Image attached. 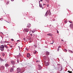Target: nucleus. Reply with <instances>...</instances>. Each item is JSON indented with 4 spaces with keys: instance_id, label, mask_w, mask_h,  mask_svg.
<instances>
[{
    "instance_id": "9d476101",
    "label": "nucleus",
    "mask_w": 73,
    "mask_h": 73,
    "mask_svg": "<svg viewBox=\"0 0 73 73\" xmlns=\"http://www.w3.org/2000/svg\"><path fill=\"white\" fill-rule=\"evenodd\" d=\"M47 35L48 36H52V34L50 33L48 34H47Z\"/></svg>"
},
{
    "instance_id": "2f4dec72",
    "label": "nucleus",
    "mask_w": 73,
    "mask_h": 73,
    "mask_svg": "<svg viewBox=\"0 0 73 73\" xmlns=\"http://www.w3.org/2000/svg\"><path fill=\"white\" fill-rule=\"evenodd\" d=\"M61 48V46H59L58 47V48L59 49V48Z\"/></svg>"
},
{
    "instance_id": "4468645a",
    "label": "nucleus",
    "mask_w": 73,
    "mask_h": 73,
    "mask_svg": "<svg viewBox=\"0 0 73 73\" xmlns=\"http://www.w3.org/2000/svg\"><path fill=\"white\" fill-rule=\"evenodd\" d=\"M37 53V51L36 50H34L33 52L34 54H36V53Z\"/></svg>"
},
{
    "instance_id": "7c9ffc66",
    "label": "nucleus",
    "mask_w": 73,
    "mask_h": 73,
    "mask_svg": "<svg viewBox=\"0 0 73 73\" xmlns=\"http://www.w3.org/2000/svg\"><path fill=\"white\" fill-rule=\"evenodd\" d=\"M26 50H28V49L27 48H26Z\"/></svg>"
},
{
    "instance_id": "4be33fe9",
    "label": "nucleus",
    "mask_w": 73,
    "mask_h": 73,
    "mask_svg": "<svg viewBox=\"0 0 73 73\" xmlns=\"http://www.w3.org/2000/svg\"><path fill=\"white\" fill-rule=\"evenodd\" d=\"M36 62H40V61H39V60H36Z\"/></svg>"
},
{
    "instance_id": "5701e85b",
    "label": "nucleus",
    "mask_w": 73,
    "mask_h": 73,
    "mask_svg": "<svg viewBox=\"0 0 73 73\" xmlns=\"http://www.w3.org/2000/svg\"><path fill=\"white\" fill-rule=\"evenodd\" d=\"M64 22L65 23H67V21L66 20Z\"/></svg>"
},
{
    "instance_id": "aec40b11",
    "label": "nucleus",
    "mask_w": 73,
    "mask_h": 73,
    "mask_svg": "<svg viewBox=\"0 0 73 73\" xmlns=\"http://www.w3.org/2000/svg\"><path fill=\"white\" fill-rule=\"evenodd\" d=\"M2 56H3L4 57V56H5V54L4 53H3L2 54Z\"/></svg>"
},
{
    "instance_id": "c85d7f7f",
    "label": "nucleus",
    "mask_w": 73,
    "mask_h": 73,
    "mask_svg": "<svg viewBox=\"0 0 73 73\" xmlns=\"http://www.w3.org/2000/svg\"><path fill=\"white\" fill-rule=\"evenodd\" d=\"M57 33H59V32H58V30H57Z\"/></svg>"
},
{
    "instance_id": "8fccbe9b",
    "label": "nucleus",
    "mask_w": 73,
    "mask_h": 73,
    "mask_svg": "<svg viewBox=\"0 0 73 73\" xmlns=\"http://www.w3.org/2000/svg\"><path fill=\"white\" fill-rule=\"evenodd\" d=\"M31 42V41H30V42Z\"/></svg>"
},
{
    "instance_id": "0eeeda50",
    "label": "nucleus",
    "mask_w": 73,
    "mask_h": 73,
    "mask_svg": "<svg viewBox=\"0 0 73 73\" xmlns=\"http://www.w3.org/2000/svg\"><path fill=\"white\" fill-rule=\"evenodd\" d=\"M70 28H73V24H71L70 25Z\"/></svg>"
},
{
    "instance_id": "2eb2a0df",
    "label": "nucleus",
    "mask_w": 73,
    "mask_h": 73,
    "mask_svg": "<svg viewBox=\"0 0 73 73\" xmlns=\"http://www.w3.org/2000/svg\"><path fill=\"white\" fill-rule=\"evenodd\" d=\"M39 7H40V8H42V4H39Z\"/></svg>"
},
{
    "instance_id": "b1692460",
    "label": "nucleus",
    "mask_w": 73,
    "mask_h": 73,
    "mask_svg": "<svg viewBox=\"0 0 73 73\" xmlns=\"http://www.w3.org/2000/svg\"><path fill=\"white\" fill-rule=\"evenodd\" d=\"M46 1H47L48 3H49V0H46Z\"/></svg>"
},
{
    "instance_id": "f03ea898",
    "label": "nucleus",
    "mask_w": 73,
    "mask_h": 73,
    "mask_svg": "<svg viewBox=\"0 0 73 73\" xmlns=\"http://www.w3.org/2000/svg\"><path fill=\"white\" fill-rule=\"evenodd\" d=\"M4 45H2L0 47V49L3 52L4 51Z\"/></svg>"
},
{
    "instance_id": "a878e982",
    "label": "nucleus",
    "mask_w": 73,
    "mask_h": 73,
    "mask_svg": "<svg viewBox=\"0 0 73 73\" xmlns=\"http://www.w3.org/2000/svg\"><path fill=\"white\" fill-rule=\"evenodd\" d=\"M69 21V23H72V22H71L70 21Z\"/></svg>"
},
{
    "instance_id": "a19ab883",
    "label": "nucleus",
    "mask_w": 73,
    "mask_h": 73,
    "mask_svg": "<svg viewBox=\"0 0 73 73\" xmlns=\"http://www.w3.org/2000/svg\"><path fill=\"white\" fill-rule=\"evenodd\" d=\"M12 1H14V0H11Z\"/></svg>"
},
{
    "instance_id": "49530a36",
    "label": "nucleus",
    "mask_w": 73,
    "mask_h": 73,
    "mask_svg": "<svg viewBox=\"0 0 73 73\" xmlns=\"http://www.w3.org/2000/svg\"><path fill=\"white\" fill-rule=\"evenodd\" d=\"M19 49H20V46H19Z\"/></svg>"
},
{
    "instance_id": "dca6fc26",
    "label": "nucleus",
    "mask_w": 73,
    "mask_h": 73,
    "mask_svg": "<svg viewBox=\"0 0 73 73\" xmlns=\"http://www.w3.org/2000/svg\"><path fill=\"white\" fill-rule=\"evenodd\" d=\"M69 52L71 53H73V51L71 50H69Z\"/></svg>"
},
{
    "instance_id": "cd10ccee",
    "label": "nucleus",
    "mask_w": 73,
    "mask_h": 73,
    "mask_svg": "<svg viewBox=\"0 0 73 73\" xmlns=\"http://www.w3.org/2000/svg\"><path fill=\"white\" fill-rule=\"evenodd\" d=\"M23 40H24L25 41H26V40H25V38H23Z\"/></svg>"
},
{
    "instance_id": "e433bc0d",
    "label": "nucleus",
    "mask_w": 73,
    "mask_h": 73,
    "mask_svg": "<svg viewBox=\"0 0 73 73\" xmlns=\"http://www.w3.org/2000/svg\"><path fill=\"white\" fill-rule=\"evenodd\" d=\"M61 41H64V40L62 39L61 40Z\"/></svg>"
},
{
    "instance_id": "7ed1b4c3",
    "label": "nucleus",
    "mask_w": 73,
    "mask_h": 73,
    "mask_svg": "<svg viewBox=\"0 0 73 73\" xmlns=\"http://www.w3.org/2000/svg\"><path fill=\"white\" fill-rule=\"evenodd\" d=\"M21 70V69H20V68H17V73H18L19 72H20V71Z\"/></svg>"
},
{
    "instance_id": "a211bd4d",
    "label": "nucleus",
    "mask_w": 73,
    "mask_h": 73,
    "mask_svg": "<svg viewBox=\"0 0 73 73\" xmlns=\"http://www.w3.org/2000/svg\"><path fill=\"white\" fill-rule=\"evenodd\" d=\"M68 72L69 73H72V71H68Z\"/></svg>"
},
{
    "instance_id": "bb28decb",
    "label": "nucleus",
    "mask_w": 73,
    "mask_h": 73,
    "mask_svg": "<svg viewBox=\"0 0 73 73\" xmlns=\"http://www.w3.org/2000/svg\"><path fill=\"white\" fill-rule=\"evenodd\" d=\"M32 32H33V33H34V32H35V31H32Z\"/></svg>"
},
{
    "instance_id": "473e14b6",
    "label": "nucleus",
    "mask_w": 73,
    "mask_h": 73,
    "mask_svg": "<svg viewBox=\"0 0 73 73\" xmlns=\"http://www.w3.org/2000/svg\"><path fill=\"white\" fill-rule=\"evenodd\" d=\"M10 48H12V47H13V46H10Z\"/></svg>"
},
{
    "instance_id": "58836bf2",
    "label": "nucleus",
    "mask_w": 73,
    "mask_h": 73,
    "mask_svg": "<svg viewBox=\"0 0 73 73\" xmlns=\"http://www.w3.org/2000/svg\"><path fill=\"white\" fill-rule=\"evenodd\" d=\"M17 42H18V41H19V42H20V40H17Z\"/></svg>"
},
{
    "instance_id": "de8ad7c7",
    "label": "nucleus",
    "mask_w": 73,
    "mask_h": 73,
    "mask_svg": "<svg viewBox=\"0 0 73 73\" xmlns=\"http://www.w3.org/2000/svg\"><path fill=\"white\" fill-rule=\"evenodd\" d=\"M2 33V34L3 35V33Z\"/></svg>"
},
{
    "instance_id": "79ce46f5",
    "label": "nucleus",
    "mask_w": 73,
    "mask_h": 73,
    "mask_svg": "<svg viewBox=\"0 0 73 73\" xmlns=\"http://www.w3.org/2000/svg\"><path fill=\"white\" fill-rule=\"evenodd\" d=\"M31 36H32V34H31Z\"/></svg>"
},
{
    "instance_id": "423d86ee",
    "label": "nucleus",
    "mask_w": 73,
    "mask_h": 73,
    "mask_svg": "<svg viewBox=\"0 0 73 73\" xmlns=\"http://www.w3.org/2000/svg\"><path fill=\"white\" fill-rule=\"evenodd\" d=\"M11 62L12 64L13 65H14L15 64V62L13 61H11Z\"/></svg>"
},
{
    "instance_id": "a18cd8bd",
    "label": "nucleus",
    "mask_w": 73,
    "mask_h": 73,
    "mask_svg": "<svg viewBox=\"0 0 73 73\" xmlns=\"http://www.w3.org/2000/svg\"><path fill=\"white\" fill-rule=\"evenodd\" d=\"M53 43H51V44H53Z\"/></svg>"
},
{
    "instance_id": "f8f14e48",
    "label": "nucleus",
    "mask_w": 73,
    "mask_h": 73,
    "mask_svg": "<svg viewBox=\"0 0 73 73\" xmlns=\"http://www.w3.org/2000/svg\"><path fill=\"white\" fill-rule=\"evenodd\" d=\"M5 66L6 67H7L8 66H9V64H5Z\"/></svg>"
},
{
    "instance_id": "9b49d317",
    "label": "nucleus",
    "mask_w": 73,
    "mask_h": 73,
    "mask_svg": "<svg viewBox=\"0 0 73 73\" xmlns=\"http://www.w3.org/2000/svg\"><path fill=\"white\" fill-rule=\"evenodd\" d=\"M46 54L47 55H49V52L48 51H47L46 53Z\"/></svg>"
},
{
    "instance_id": "6e6552de",
    "label": "nucleus",
    "mask_w": 73,
    "mask_h": 73,
    "mask_svg": "<svg viewBox=\"0 0 73 73\" xmlns=\"http://www.w3.org/2000/svg\"><path fill=\"white\" fill-rule=\"evenodd\" d=\"M25 31L27 32H28L29 31V29H25Z\"/></svg>"
},
{
    "instance_id": "1a4fd4ad",
    "label": "nucleus",
    "mask_w": 73,
    "mask_h": 73,
    "mask_svg": "<svg viewBox=\"0 0 73 73\" xmlns=\"http://www.w3.org/2000/svg\"><path fill=\"white\" fill-rule=\"evenodd\" d=\"M38 68L40 69H42V68L40 65L38 64Z\"/></svg>"
},
{
    "instance_id": "37998d69",
    "label": "nucleus",
    "mask_w": 73,
    "mask_h": 73,
    "mask_svg": "<svg viewBox=\"0 0 73 73\" xmlns=\"http://www.w3.org/2000/svg\"><path fill=\"white\" fill-rule=\"evenodd\" d=\"M41 1H42V0H40Z\"/></svg>"
},
{
    "instance_id": "09e8293b",
    "label": "nucleus",
    "mask_w": 73,
    "mask_h": 73,
    "mask_svg": "<svg viewBox=\"0 0 73 73\" xmlns=\"http://www.w3.org/2000/svg\"><path fill=\"white\" fill-rule=\"evenodd\" d=\"M42 9H44V8H42Z\"/></svg>"
},
{
    "instance_id": "c9c22d12",
    "label": "nucleus",
    "mask_w": 73,
    "mask_h": 73,
    "mask_svg": "<svg viewBox=\"0 0 73 73\" xmlns=\"http://www.w3.org/2000/svg\"><path fill=\"white\" fill-rule=\"evenodd\" d=\"M49 5H47V7H49Z\"/></svg>"
},
{
    "instance_id": "20e7f679",
    "label": "nucleus",
    "mask_w": 73,
    "mask_h": 73,
    "mask_svg": "<svg viewBox=\"0 0 73 73\" xmlns=\"http://www.w3.org/2000/svg\"><path fill=\"white\" fill-rule=\"evenodd\" d=\"M27 28H29V27H31V24L29 23L27 25Z\"/></svg>"
},
{
    "instance_id": "c756f323",
    "label": "nucleus",
    "mask_w": 73,
    "mask_h": 73,
    "mask_svg": "<svg viewBox=\"0 0 73 73\" xmlns=\"http://www.w3.org/2000/svg\"><path fill=\"white\" fill-rule=\"evenodd\" d=\"M11 41H14V40L13 39H11Z\"/></svg>"
},
{
    "instance_id": "412c9836",
    "label": "nucleus",
    "mask_w": 73,
    "mask_h": 73,
    "mask_svg": "<svg viewBox=\"0 0 73 73\" xmlns=\"http://www.w3.org/2000/svg\"><path fill=\"white\" fill-rule=\"evenodd\" d=\"M5 48H8V46H7V45H5Z\"/></svg>"
},
{
    "instance_id": "f257e3e1",
    "label": "nucleus",
    "mask_w": 73,
    "mask_h": 73,
    "mask_svg": "<svg viewBox=\"0 0 73 73\" xmlns=\"http://www.w3.org/2000/svg\"><path fill=\"white\" fill-rule=\"evenodd\" d=\"M51 15V13L50 12V10L48 11L45 14V16H48V15Z\"/></svg>"
},
{
    "instance_id": "ddd939ff",
    "label": "nucleus",
    "mask_w": 73,
    "mask_h": 73,
    "mask_svg": "<svg viewBox=\"0 0 73 73\" xmlns=\"http://www.w3.org/2000/svg\"><path fill=\"white\" fill-rule=\"evenodd\" d=\"M13 68H11L10 70V72H13Z\"/></svg>"
},
{
    "instance_id": "4c0bfd02",
    "label": "nucleus",
    "mask_w": 73,
    "mask_h": 73,
    "mask_svg": "<svg viewBox=\"0 0 73 73\" xmlns=\"http://www.w3.org/2000/svg\"><path fill=\"white\" fill-rule=\"evenodd\" d=\"M35 48V47H33V46H32V48Z\"/></svg>"
},
{
    "instance_id": "72a5a7b5",
    "label": "nucleus",
    "mask_w": 73,
    "mask_h": 73,
    "mask_svg": "<svg viewBox=\"0 0 73 73\" xmlns=\"http://www.w3.org/2000/svg\"><path fill=\"white\" fill-rule=\"evenodd\" d=\"M59 50H60V49H59V48H58V49L57 50V51H58H58H59Z\"/></svg>"
},
{
    "instance_id": "6ab92c4d",
    "label": "nucleus",
    "mask_w": 73,
    "mask_h": 73,
    "mask_svg": "<svg viewBox=\"0 0 73 73\" xmlns=\"http://www.w3.org/2000/svg\"><path fill=\"white\" fill-rule=\"evenodd\" d=\"M64 50L65 52H67V50L66 49H64Z\"/></svg>"
},
{
    "instance_id": "ea45409f",
    "label": "nucleus",
    "mask_w": 73,
    "mask_h": 73,
    "mask_svg": "<svg viewBox=\"0 0 73 73\" xmlns=\"http://www.w3.org/2000/svg\"><path fill=\"white\" fill-rule=\"evenodd\" d=\"M45 5V3L43 4V5Z\"/></svg>"
},
{
    "instance_id": "39448f33",
    "label": "nucleus",
    "mask_w": 73,
    "mask_h": 73,
    "mask_svg": "<svg viewBox=\"0 0 73 73\" xmlns=\"http://www.w3.org/2000/svg\"><path fill=\"white\" fill-rule=\"evenodd\" d=\"M30 56H31V55H30V54L28 53L27 55V57H28V58H29V57Z\"/></svg>"
},
{
    "instance_id": "393cba45",
    "label": "nucleus",
    "mask_w": 73,
    "mask_h": 73,
    "mask_svg": "<svg viewBox=\"0 0 73 73\" xmlns=\"http://www.w3.org/2000/svg\"><path fill=\"white\" fill-rule=\"evenodd\" d=\"M34 46L35 48H37V46H36V45H34Z\"/></svg>"
},
{
    "instance_id": "f3484780",
    "label": "nucleus",
    "mask_w": 73,
    "mask_h": 73,
    "mask_svg": "<svg viewBox=\"0 0 73 73\" xmlns=\"http://www.w3.org/2000/svg\"><path fill=\"white\" fill-rule=\"evenodd\" d=\"M0 61H3L4 60L2 59L1 58H0Z\"/></svg>"
},
{
    "instance_id": "c03bdc74",
    "label": "nucleus",
    "mask_w": 73,
    "mask_h": 73,
    "mask_svg": "<svg viewBox=\"0 0 73 73\" xmlns=\"http://www.w3.org/2000/svg\"><path fill=\"white\" fill-rule=\"evenodd\" d=\"M48 64L47 65H46V66H48Z\"/></svg>"
},
{
    "instance_id": "f704fd0d",
    "label": "nucleus",
    "mask_w": 73,
    "mask_h": 73,
    "mask_svg": "<svg viewBox=\"0 0 73 73\" xmlns=\"http://www.w3.org/2000/svg\"><path fill=\"white\" fill-rule=\"evenodd\" d=\"M59 68L61 70V69H62V67H60V68L59 67Z\"/></svg>"
},
{
    "instance_id": "3c124183",
    "label": "nucleus",
    "mask_w": 73,
    "mask_h": 73,
    "mask_svg": "<svg viewBox=\"0 0 73 73\" xmlns=\"http://www.w3.org/2000/svg\"><path fill=\"white\" fill-rule=\"evenodd\" d=\"M16 44H17V43H16Z\"/></svg>"
}]
</instances>
